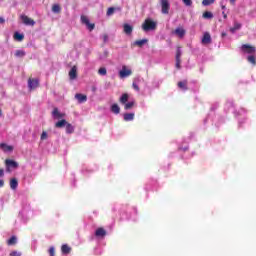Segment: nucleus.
<instances>
[{
  "label": "nucleus",
  "mask_w": 256,
  "mask_h": 256,
  "mask_svg": "<svg viewBox=\"0 0 256 256\" xmlns=\"http://www.w3.org/2000/svg\"><path fill=\"white\" fill-rule=\"evenodd\" d=\"M143 31H155L157 29V22L153 21L151 18H148L142 24Z\"/></svg>",
  "instance_id": "obj_1"
},
{
  "label": "nucleus",
  "mask_w": 256,
  "mask_h": 256,
  "mask_svg": "<svg viewBox=\"0 0 256 256\" xmlns=\"http://www.w3.org/2000/svg\"><path fill=\"white\" fill-rule=\"evenodd\" d=\"M131 75H133V71L125 65L122 66V69L119 71L120 79H126V77H131Z\"/></svg>",
  "instance_id": "obj_2"
},
{
  "label": "nucleus",
  "mask_w": 256,
  "mask_h": 256,
  "mask_svg": "<svg viewBox=\"0 0 256 256\" xmlns=\"http://www.w3.org/2000/svg\"><path fill=\"white\" fill-rule=\"evenodd\" d=\"M160 3L163 15H169V9H171V4H169V0H160Z\"/></svg>",
  "instance_id": "obj_3"
},
{
  "label": "nucleus",
  "mask_w": 256,
  "mask_h": 256,
  "mask_svg": "<svg viewBox=\"0 0 256 256\" xmlns=\"http://www.w3.org/2000/svg\"><path fill=\"white\" fill-rule=\"evenodd\" d=\"M21 21L23 22L24 25H28L30 27H34L35 26V20L29 18L27 15L22 14L20 16Z\"/></svg>",
  "instance_id": "obj_4"
},
{
  "label": "nucleus",
  "mask_w": 256,
  "mask_h": 256,
  "mask_svg": "<svg viewBox=\"0 0 256 256\" xmlns=\"http://www.w3.org/2000/svg\"><path fill=\"white\" fill-rule=\"evenodd\" d=\"M81 21L84 25H86L88 31H93V29H95V24L91 23L87 16H81Z\"/></svg>",
  "instance_id": "obj_5"
},
{
  "label": "nucleus",
  "mask_w": 256,
  "mask_h": 256,
  "mask_svg": "<svg viewBox=\"0 0 256 256\" xmlns=\"http://www.w3.org/2000/svg\"><path fill=\"white\" fill-rule=\"evenodd\" d=\"M28 87H29L30 90L37 89V87H39V79L29 78L28 79Z\"/></svg>",
  "instance_id": "obj_6"
},
{
  "label": "nucleus",
  "mask_w": 256,
  "mask_h": 256,
  "mask_svg": "<svg viewBox=\"0 0 256 256\" xmlns=\"http://www.w3.org/2000/svg\"><path fill=\"white\" fill-rule=\"evenodd\" d=\"M5 165H6L7 171H9V169H17V167H19V164L15 162V160H11V159H6Z\"/></svg>",
  "instance_id": "obj_7"
},
{
  "label": "nucleus",
  "mask_w": 256,
  "mask_h": 256,
  "mask_svg": "<svg viewBox=\"0 0 256 256\" xmlns=\"http://www.w3.org/2000/svg\"><path fill=\"white\" fill-rule=\"evenodd\" d=\"M241 49H242L243 53H248L249 55L255 53V51H256L255 47L251 46L249 44L242 45Z\"/></svg>",
  "instance_id": "obj_8"
},
{
  "label": "nucleus",
  "mask_w": 256,
  "mask_h": 256,
  "mask_svg": "<svg viewBox=\"0 0 256 256\" xmlns=\"http://www.w3.org/2000/svg\"><path fill=\"white\" fill-rule=\"evenodd\" d=\"M52 117L54 119H63L65 117V113L59 112V108H54L52 111Z\"/></svg>",
  "instance_id": "obj_9"
},
{
  "label": "nucleus",
  "mask_w": 256,
  "mask_h": 256,
  "mask_svg": "<svg viewBox=\"0 0 256 256\" xmlns=\"http://www.w3.org/2000/svg\"><path fill=\"white\" fill-rule=\"evenodd\" d=\"M211 41V34L209 32H205L202 37V45H210Z\"/></svg>",
  "instance_id": "obj_10"
},
{
  "label": "nucleus",
  "mask_w": 256,
  "mask_h": 256,
  "mask_svg": "<svg viewBox=\"0 0 256 256\" xmlns=\"http://www.w3.org/2000/svg\"><path fill=\"white\" fill-rule=\"evenodd\" d=\"M69 78L71 81H75L77 79V66H73L69 71Z\"/></svg>",
  "instance_id": "obj_11"
},
{
  "label": "nucleus",
  "mask_w": 256,
  "mask_h": 256,
  "mask_svg": "<svg viewBox=\"0 0 256 256\" xmlns=\"http://www.w3.org/2000/svg\"><path fill=\"white\" fill-rule=\"evenodd\" d=\"M75 99H77L78 103H86L87 101V95L77 93L75 94Z\"/></svg>",
  "instance_id": "obj_12"
},
{
  "label": "nucleus",
  "mask_w": 256,
  "mask_h": 256,
  "mask_svg": "<svg viewBox=\"0 0 256 256\" xmlns=\"http://www.w3.org/2000/svg\"><path fill=\"white\" fill-rule=\"evenodd\" d=\"M105 235H107V231L103 227L96 229L95 231L96 237H105Z\"/></svg>",
  "instance_id": "obj_13"
},
{
  "label": "nucleus",
  "mask_w": 256,
  "mask_h": 256,
  "mask_svg": "<svg viewBox=\"0 0 256 256\" xmlns=\"http://www.w3.org/2000/svg\"><path fill=\"white\" fill-rule=\"evenodd\" d=\"M67 123H68L67 120L61 119L60 121L55 123V127L56 129H63V127L67 126Z\"/></svg>",
  "instance_id": "obj_14"
},
{
  "label": "nucleus",
  "mask_w": 256,
  "mask_h": 256,
  "mask_svg": "<svg viewBox=\"0 0 256 256\" xmlns=\"http://www.w3.org/2000/svg\"><path fill=\"white\" fill-rule=\"evenodd\" d=\"M123 29H124V33L126 35H131L133 33V26H131L129 24H124Z\"/></svg>",
  "instance_id": "obj_15"
},
{
  "label": "nucleus",
  "mask_w": 256,
  "mask_h": 256,
  "mask_svg": "<svg viewBox=\"0 0 256 256\" xmlns=\"http://www.w3.org/2000/svg\"><path fill=\"white\" fill-rule=\"evenodd\" d=\"M174 33H175V35L180 37V39H183V37H185V29H183V28H176Z\"/></svg>",
  "instance_id": "obj_16"
},
{
  "label": "nucleus",
  "mask_w": 256,
  "mask_h": 256,
  "mask_svg": "<svg viewBox=\"0 0 256 256\" xmlns=\"http://www.w3.org/2000/svg\"><path fill=\"white\" fill-rule=\"evenodd\" d=\"M0 149L7 153L13 151V146H9L6 143H0Z\"/></svg>",
  "instance_id": "obj_17"
},
{
  "label": "nucleus",
  "mask_w": 256,
  "mask_h": 256,
  "mask_svg": "<svg viewBox=\"0 0 256 256\" xmlns=\"http://www.w3.org/2000/svg\"><path fill=\"white\" fill-rule=\"evenodd\" d=\"M61 251H62L63 255H69V253H71V247H69V245H67V244H63L61 246Z\"/></svg>",
  "instance_id": "obj_18"
},
{
  "label": "nucleus",
  "mask_w": 256,
  "mask_h": 256,
  "mask_svg": "<svg viewBox=\"0 0 256 256\" xmlns=\"http://www.w3.org/2000/svg\"><path fill=\"white\" fill-rule=\"evenodd\" d=\"M65 127H66V133L68 135L75 133V127L73 125H71V123L68 122Z\"/></svg>",
  "instance_id": "obj_19"
},
{
  "label": "nucleus",
  "mask_w": 256,
  "mask_h": 256,
  "mask_svg": "<svg viewBox=\"0 0 256 256\" xmlns=\"http://www.w3.org/2000/svg\"><path fill=\"white\" fill-rule=\"evenodd\" d=\"M149 40H147V39H142V40H136L134 43H133V45L135 46V47H143V45H145V43H147Z\"/></svg>",
  "instance_id": "obj_20"
},
{
  "label": "nucleus",
  "mask_w": 256,
  "mask_h": 256,
  "mask_svg": "<svg viewBox=\"0 0 256 256\" xmlns=\"http://www.w3.org/2000/svg\"><path fill=\"white\" fill-rule=\"evenodd\" d=\"M17 187H19V182L17 181V178H12L10 180V188L15 190L17 189Z\"/></svg>",
  "instance_id": "obj_21"
},
{
  "label": "nucleus",
  "mask_w": 256,
  "mask_h": 256,
  "mask_svg": "<svg viewBox=\"0 0 256 256\" xmlns=\"http://www.w3.org/2000/svg\"><path fill=\"white\" fill-rule=\"evenodd\" d=\"M111 111L112 113H115V115H119V113H121V108L119 107L118 104H113L111 106Z\"/></svg>",
  "instance_id": "obj_22"
},
{
  "label": "nucleus",
  "mask_w": 256,
  "mask_h": 256,
  "mask_svg": "<svg viewBox=\"0 0 256 256\" xmlns=\"http://www.w3.org/2000/svg\"><path fill=\"white\" fill-rule=\"evenodd\" d=\"M119 101L122 105H125L127 101H129V94L127 93L122 94Z\"/></svg>",
  "instance_id": "obj_23"
},
{
  "label": "nucleus",
  "mask_w": 256,
  "mask_h": 256,
  "mask_svg": "<svg viewBox=\"0 0 256 256\" xmlns=\"http://www.w3.org/2000/svg\"><path fill=\"white\" fill-rule=\"evenodd\" d=\"M140 79L139 78H136L134 79L133 83H132V87H133V90L134 91H141V89L139 88V85L137 83H139Z\"/></svg>",
  "instance_id": "obj_24"
},
{
  "label": "nucleus",
  "mask_w": 256,
  "mask_h": 256,
  "mask_svg": "<svg viewBox=\"0 0 256 256\" xmlns=\"http://www.w3.org/2000/svg\"><path fill=\"white\" fill-rule=\"evenodd\" d=\"M52 13H56V14L61 13V5L53 4L52 5Z\"/></svg>",
  "instance_id": "obj_25"
},
{
  "label": "nucleus",
  "mask_w": 256,
  "mask_h": 256,
  "mask_svg": "<svg viewBox=\"0 0 256 256\" xmlns=\"http://www.w3.org/2000/svg\"><path fill=\"white\" fill-rule=\"evenodd\" d=\"M133 107H135V101H131V102H126L124 104V109L126 111H129V109H133Z\"/></svg>",
  "instance_id": "obj_26"
},
{
  "label": "nucleus",
  "mask_w": 256,
  "mask_h": 256,
  "mask_svg": "<svg viewBox=\"0 0 256 256\" xmlns=\"http://www.w3.org/2000/svg\"><path fill=\"white\" fill-rule=\"evenodd\" d=\"M135 119L134 113H126L124 114V121H133Z\"/></svg>",
  "instance_id": "obj_27"
},
{
  "label": "nucleus",
  "mask_w": 256,
  "mask_h": 256,
  "mask_svg": "<svg viewBox=\"0 0 256 256\" xmlns=\"http://www.w3.org/2000/svg\"><path fill=\"white\" fill-rule=\"evenodd\" d=\"M179 89H183V91H187V80L178 82Z\"/></svg>",
  "instance_id": "obj_28"
},
{
  "label": "nucleus",
  "mask_w": 256,
  "mask_h": 256,
  "mask_svg": "<svg viewBox=\"0 0 256 256\" xmlns=\"http://www.w3.org/2000/svg\"><path fill=\"white\" fill-rule=\"evenodd\" d=\"M14 39L16 41H23V39H25V35L19 33V32H15L14 33Z\"/></svg>",
  "instance_id": "obj_29"
},
{
  "label": "nucleus",
  "mask_w": 256,
  "mask_h": 256,
  "mask_svg": "<svg viewBox=\"0 0 256 256\" xmlns=\"http://www.w3.org/2000/svg\"><path fill=\"white\" fill-rule=\"evenodd\" d=\"M7 245H17V236H12L10 239L7 240Z\"/></svg>",
  "instance_id": "obj_30"
},
{
  "label": "nucleus",
  "mask_w": 256,
  "mask_h": 256,
  "mask_svg": "<svg viewBox=\"0 0 256 256\" xmlns=\"http://www.w3.org/2000/svg\"><path fill=\"white\" fill-rule=\"evenodd\" d=\"M239 29H241V23L235 22L234 26L230 28V31L232 33H235V31H239Z\"/></svg>",
  "instance_id": "obj_31"
},
{
  "label": "nucleus",
  "mask_w": 256,
  "mask_h": 256,
  "mask_svg": "<svg viewBox=\"0 0 256 256\" xmlns=\"http://www.w3.org/2000/svg\"><path fill=\"white\" fill-rule=\"evenodd\" d=\"M203 19H213V13L209 11H205L202 15Z\"/></svg>",
  "instance_id": "obj_32"
},
{
  "label": "nucleus",
  "mask_w": 256,
  "mask_h": 256,
  "mask_svg": "<svg viewBox=\"0 0 256 256\" xmlns=\"http://www.w3.org/2000/svg\"><path fill=\"white\" fill-rule=\"evenodd\" d=\"M213 3H215V0H203L202 1V5H204V7H209V5H213Z\"/></svg>",
  "instance_id": "obj_33"
},
{
  "label": "nucleus",
  "mask_w": 256,
  "mask_h": 256,
  "mask_svg": "<svg viewBox=\"0 0 256 256\" xmlns=\"http://www.w3.org/2000/svg\"><path fill=\"white\" fill-rule=\"evenodd\" d=\"M247 61L251 63L252 65H256V58L253 55H250L247 57Z\"/></svg>",
  "instance_id": "obj_34"
},
{
  "label": "nucleus",
  "mask_w": 256,
  "mask_h": 256,
  "mask_svg": "<svg viewBox=\"0 0 256 256\" xmlns=\"http://www.w3.org/2000/svg\"><path fill=\"white\" fill-rule=\"evenodd\" d=\"M15 57H25V51H23V50H16Z\"/></svg>",
  "instance_id": "obj_35"
},
{
  "label": "nucleus",
  "mask_w": 256,
  "mask_h": 256,
  "mask_svg": "<svg viewBox=\"0 0 256 256\" xmlns=\"http://www.w3.org/2000/svg\"><path fill=\"white\" fill-rule=\"evenodd\" d=\"M113 13H115V8L114 7H110V8H108V10L106 12V15L108 17H111V15H113Z\"/></svg>",
  "instance_id": "obj_36"
},
{
  "label": "nucleus",
  "mask_w": 256,
  "mask_h": 256,
  "mask_svg": "<svg viewBox=\"0 0 256 256\" xmlns=\"http://www.w3.org/2000/svg\"><path fill=\"white\" fill-rule=\"evenodd\" d=\"M99 75H107V68L102 67L98 70Z\"/></svg>",
  "instance_id": "obj_37"
},
{
  "label": "nucleus",
  "mask_w": 256,
  "mask_h": 256,
  "mask_svg": "<svg viewBox=\"0 0 256 256\" xmlns=\"http://www.w3.org/2000/svg\"><path fill=\"white\" fill-rule=\"evenodd\" d=\"M184 5H186V7H191V5H193V0H182Z\"/></svg>",
  "instance_id": "obj_38"
},
{
  "label": "nucleus",
  "mask_w": 256,
  "mask_h": 256,
  "mask_svg": "<svg viewBox=\"0 0 256 256\" xmlns=\"http://www.w3.org/2000/svg\"><path fill=\"white\" fill-rule=\"evenodd\" d=\"M48 253L50 256H55V247L54 246H51L49 249H48Z\"/></svg>",
  "instance_id": "obj_39"
},
{
  "label": "nucleus",
  "mask_w": 256,
  "mask_h": 256,
  "mask_svg": "<svg viewBox=\"0 0 256 256\" xmlns=\"http://www.w3.org/2000/svg\"><path fill=\"white\" fill-rule=\"evenodd\" d=\"M47 137H48L47 132L43 131L40 136V139H41V141H45V139H47Z\"/></svg>",
  "instance_id": "obj_40"
},
{
  "label": "nucleus",
  "mask_w": 256,
  "mask_h": 256,
  "mask_svg": "<svg viewBox=\"0 0 256 256\" xmlns=\"http://www.w3.org/2000/svg\"><path fill=\"white\" fill-rule=\"evenodd\" d=\"M9 255L10 256H21V252H19V251H12Z\"/></svg>",
  "instance_id": "obj_41"
},
{
  "label": "nucleus",
  "mask_w": 256,
  "mask_h": 256,
  "mask_svg": "<svg viewBox=\"0 0 256 256\" xmlns=\"http://www.w3.org/2000/svg\"><path fill=\"white\" fill-rule=\"evenodd\" d=\"M102 39H103L104 43H107V41H109V35L103 34Z\"/></svg>",
  "instance_id": "obj_42"
},
{
  "label": "nucleus",
  "mask_w": 256,
  "mask_h": 256,
  "mask_svg": "<svg viewBox=\"0 0 256 256\" xmlns=\"http://www.w3.org/2000/svg\"><path fill=\"white\" fill-rule=\"evenodd\" d=\"M176 69H181V59H176Z\"/></svg>",
  "instance_id": "obj_43"
},
{
  "label": "nucleus",
  "mask_w": 256,
  "mask_h": 256,
  "mask_svg": "<svg viewBox=\"0 0 256 256\" xmlns=\"http://www.w3.org/2000/svg\"><path fill=\"white\" fill-rule=\"evenodd\" d=\"M176 59H181V49H177L176 51Z\"/></svg>",
  "instance_id": "obj_44"
},
{
  "label": "nucleus",
  "mask_w": 256,
  "mask_h": 256,
  "mask_svg": "<svg viewBox=\"0 0 256 256\" xmlns=\"http://www.w3.org/2000/svg\"><path fill=\"white\" fill-rule=\"evenodd\" d=\"M4 176H5V171L0 168V177H4Z\"/></svg>",
  "instance_id": "obj_45"
},
{
  "label": "nucleus",
  "mask_w": 256,
  "mask_h": 256,
  "mask_svg": "<svg viewBox=\"0 0 256 256\" xmlns=\"http://www.w3.org/2000/svg\"><path fill=\"white\" fill-rule=\"evenodd\" d=\"M1 187H5V181H3L2 179H0V189Z\"/></svg>",
  "instance_id": "obj_46"
},
{
  "label": "nucleus",
  "mask_w": 256,
  "mask_h": 256,
  "mask_svg": "<svg viewBox=\"0 0 256 256\" xmlns=\"http://www.w3.org/2000/svg\"><path fill=\"white\" fill-rule=\"evenodd\" d=\"M5 23V19L3 17H0V25H3Z\"/></svg>",
  "instance_id": "obj_47"
},
{
  "label": "nucleus",
  "mask_w": 256,
  "mask_h": 256,
  "mask_svg": "<svg viewBox=\"0 0 256 256\" xmlns=\"http://www.w3.org/2000/svg\"><path fill=\"white\" fill-rule=\"evenodd\" d=\"M223 18L227 19V14L225 12H222Z\"/></svg>",
  "instance_id": "obj_48"
},
{
  "label": "nucleus",
  "mask_w": 256,
  "mask_h": 256,
  "mask_svg": "<svg viewBox=\"0 0 256 256\" xmlns=\"http://www.w3.org/2000/svg\"><path fill=\"white\" fill-rule=\"evenodd\" d=\"M237 0H230V3H231V5H235V2H236Z\"/></svg>",
  "instance_id": "obj_49"
},
{
  "label": "nucleus",
  "mask_w": 256,
  "mask_h": 256,
  "mask_svg": "<svg viewBox=\"0 0 256 256\" xmlns=\"http://www.w3.org/2000/svg\"><path fill=\"white\" fill-rule=\"evenodd\" d=\"M3 115V110L0 109V117Z\"/></svg>",
  "instance_id": "obj_50"
},
{
  "label": "nucleus",
  "mask_w": 256,
  "mask_h": 256,
  "mask_svg": "<svg viewBox=\"0 0 256 256\" xmlns=\"http://www.w3.org/2000/svg\"><path fill=\"white\" fill-rule=\"evenodd\" d=\"M221 9H225V5H221Z\"/></svg>",
  "instance_id": "obj_51"
},
{
  "label": "nucleus",
  "mask_w": 256,
  "mask_h": 256,
  "mask_svg": "<svg viewBox=\"0 0 256 256\" xmlns=\"http://www.w3.org/2000/svg\"><path fill=\"white\" fill-rule=\"evenodd\" d=\"M227 34L226 33H222V37H225Z\"/></svg>",
  "instance_id": "obj_52"
}]
</instances>
